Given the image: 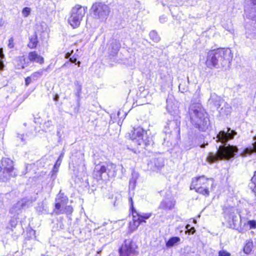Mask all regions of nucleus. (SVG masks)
<instances>
[{
	"instance_id": "obj_9",
	"label": "nucleus",
	"mask_w": 256,
	"mask_h": 256,
	"mask_svg": "<svg viewBox=\"0 0 256 256\" xmlns=\"http://www.w3.org/2000/svg\"><path fill=\"white\" fill-rule=\"evenodd\" d=\"M91 10L94 16L100 20H106L110 12V8L107 5L101 2H96L93 4Z\"/></svg>"
},
{
	"instance_id": "obj_62",
	"label": "nucleus",
	"mask_w": 256,
	"mask_h": 256,
	"mask_svg": "<svg viewBox=\"0 0 256 256\" xmlns=\"http://www.w3.org/2000/svg\"><path fill=\"white\" fill-rule=\"evenodd\" d=\"M164 142H166V138H164Z\"/></svg>"
},
{
	"instance_id": "obj_19",
	"label": "nucleus",
	"mask_w": 256,
	"mask_h": 256,
	"mask_svg": "<svg viewBox=\"0 0 256 256\" xmlns=\"http://www.w3.org/2000/svg\"><path fill=\"white\" fill-rule=\"evenodd\" d=\"M224 101L216 94H212L208 100V102L210 104L214 105L218 110L220 108L221 105Z\"/></svg>"
},
{
	"instance_id": "obj_50",
	"label": "nucleus",
	"mask_w": 256,
	"mask_h": 256,
	"mask_svg": "<svg viewBox=\"0 0 256 256\" xmlns=\"http://www.w3.org/2000/svg\"><path fill=\"white\" fill-rule=\"evenodd\" d=\"M136 182V178H132L130 180V186H134L135 185V184Z\"/></svg>"
},
{
	"instance_id": "obj_53",
	"label": "nucleus",
	"mask_w": 256,
	"mask_h": 256,
	"mask_svg": "<svg viewBox=\"0 0 256 256\" xmlns=\"http://www.w3.org/2000/svg\"><path fill=\"white\" fill-rule=\"evenodd\" d=\"M254 140H256V136L254 137ZM252 149L254 152H256V141L252 144Z\"/></svg>"
},
{
	"instance_id": "obj_23",
	"label": "nucleus",
	"mask_w": 256,
	"mask_h": 256,
	"mask_svg": "<svg viewBox=\"0 0 256 256\" xmlns=\"http://www.w3.org/2000/svg\"><path fill=\"white\" fill-rule=\"evenodd\" d=\"M58 168H53L52 170L50 172V180L52 181L51 183L49 186V188L50 190H51L54 186V180H56V174L58 172Z\"/></svg>"
},
{
	"instance_id": "obj_5",
	"label": "nucleus",
	"mask_w": 256,
	"mask_h": 256,
	"mask_svg": "<svg viewBox=\"0 0 256 256\" xmlns=\"http://www.w3.org/2000/svg\"><path fill=\"white\" fill-rule=\"evenodd\" d=\"M86 10V7L82 6L79 4L76 5L72 9L70 16L68 21L73 28H76L80 26Z\"/></svg>"
},
{
	"instance_id": "obj_21",
	"label": "nucleus",
	"mask_w": 256,
	"mask_h": 256,
	"mask_svg": "<svg viewBox=\"0 0 256 256\" xmlns=\"http://www.w3.org/2000/svg\"><path fill=\"white\" fill-rule=\"evenodd\" d=\"M120 48V44L117 41L112 42L108 48V52L110 55L114 56L116 54Z\"/></svg>"
},
{
	"instance_id": "obj_46",
	"label": "nucleus",
	"mask_w": 256,
	"mask_h": 256,
	"mask_svg": "<svg viewBox=\"0 0 256 256\" xmlns=\"http://www.w3.org/2000/svg\"><path fill=\"white\" fill-rule=\"evenodd\" d=\"M250 154V150L248 148L245 149L241 154L240 156H246L247 154Z\"/></svg>"
},
{
	"instance_id": "obj_8",
	"label": "nucleus",
	"mask_w": 256,
	"mask_h": 256,
	"mask_svg": "<svg viewBox=\"0 0 256 256\" xmlns=\"http://www.w3.org/2000/svg\"><path fill=\"white\" fill-rule=\"evenodd\" d=\"M138 246L132 240H126L118 250L120 256H136L138 254Z\"/></svg>"
},
{
	"instance_id": "obj_49",
	"label": "nucleus",
	"mask_w": 256,
	"mask_h": 256,
	"mask_svg": "<svg viewBox=\"0 0 256 256\" xmlns=\"http://www.w3.org/2000/svg\"><path fill=\"white\" fill-rule=\"evenodd\" d=\"M250 183H254V184H256V171L254 172V175L251 179Z\"/></svg>"
},
{
	"instance_id": "obj_10",
	"label": "nucleus",
	"mask_w": 256,
	"mask_h": 256,
	"mask_svg": "<svg viewBox=\"0 0 256 256\" xmlns=\"http://www.w3.org/2000/svg\"><path fill=\"white\" fill-rule=\"evenodd\" d=\"M202 187H198L197 192L202 194L206 196H208L210 194L208 186L213 184L212 178H206L204 176H199V181Z\"/></svg>"
},
{
	"instance_id": "obj_63",
	"label": "nucleus",
	"mask_w": 256,
	"mask_h": 256,
	"mask_svg": "<svg viewBox=\"0 0 256 256\" xmlns=\"http://www.w3.org/2000/svg\"><path fill=\"white\" fill-rule=\"evenodd\" d=\"M24 125L26 126V123H24Z\"/></svg>"
},
{
	"instance_id": "obj_61",
	"label": "nucleus",
	"mask_w": 256,
	"mask_h": 256,
	"mask_svg": "<svg viewBox=\"0 0 256 256\" xmlns=\"http://www.w3.org/2000/svg\"><path fill=\"white\" fill-rule=\"evenodd\" d=\"M69 55H70V54H69V53H67V54H66V56H69Z\"/></svg>"
},
{
	"instance_id": "obj_47",
	"label": "nucleus",
	"mask_w": 256,
	"mask_h": 256,
	"mask_svg": "<svg viewBox=\"0 0 256 256\" xmlns=\"http://www.w3.org/2000/svg\"><path fill=\"white\" fill-rule=\"evenodd\" d=\"M8 46L10 48H13L14 47V39L12 38L9 39Z\"/></svg>"
},
{
	"instance_id": "obj_42",
	"label": "nucleus",
	"mask_w": 256,
	"mask_h": 256,
	"mask_svg": "<svg viewBox=\"0 0 256 256\" xmlns=\"http://www.w3.org/2000/svg\"><path fill=\"white\" fill-rule=\"evenodd\" d=\"M248 224L250 228H256V222L255 220H248Z\"/></svg>"
},
{
	"instance_id": "obj_52",
	"label": "nucleus",
	"mask_w": 256,
	"mask_h": 256,
	"mask_svg": "<svg viewBox=\"0 0 256 256\" xmlns=\"http://www.w3.org/2000/svg\"><path fill=\"white\" fill-rule=\"evenodd\" d=\"M129 202L130 204V208L132 210H134V204H133V201L132 197L129 198Z\"/></svg>"
},
{
	"instance_id": "obj_13",
	"label": "nucleus",
	"mask_w": 256,
	"mask_h": 256,
	"mask_svg": "<svg viewBox=\"0 0 256 256\" xmlns=\"http://www.w3.org/2000/svg\"><path fill=\"white\" fill-rule=\"evenodd\" d=\"M180 120L178 116H174V119L170 121L167 126L164 128V132L171 133L172 132H180Z\"/></svg>"
},
{
	"instance_id": "obj_59",
	"label": "nucleus",
	"mask_w": 256,
	"mask_h": 256,
	"mask_svg": "<svg viewBox=\"0 0 256 256\" xmlns=\"http://www.w3.org/2000/svg\"><path fill=\"white\" fill-rule=\"evenodd\" d=\"M60 228H61L63 229V228H64V225H63V224H62V225L60 224Z\"/></svg>"
},
{
	"instance_id": "obj_36",
	"label": "nucleus",
	"mask_w": 256,
	"mask_h": 256,
	"mask_svg": "<svg viewBox=\"0 0 256 256\" xmlns=\"http://www.w3.org/2000/svg\"><path fill=\"white\" fill-rule=\"evenodd\" d=\"M30 8L28 7H25L22 10V14L24 16L27 17L30 13Z\"/></svg>"
},
{
	"instance_id": "obj_25",
	"label": "nucleus",
	"mask_w": 256,
	"mask_h": 256,
	"mask_svg": "<svg viewBox=\"0 0 256 256\" xmlns=\"http://www.w3.org/2000/svg\"><path fill=\"white\" fill-rule=\"evenodd\" d=\"M253 248V242L251 240H248L246 242V243L244 247V252L246 254H250Z\"/></svg>"
},
{
	"instance_id": "obj_24",
	"label": "nucleus",
	"mask_w": 256,
	"mask_h": 256,
	"mask_svg": "<svg viewBox=\"0 0 256 256\" xmlns=\"http://www.w3.org/2000/svg\"><path fill=\"white\" fill-rule=\"evenodd\" d=\"M38 43L37 36L35 34L30 38V42L28 46L30 48H35L37 46Z\"/></svg>"
},
{
	"instance_id": "obj_41",
	"label": "nucleus",
	"mask_w": 256,
	"mask_h": 256,
	"mask_svg": "<svg viewBox=\"0 0 256 256\" xmlns=\"http://www.w3.org/2000/svg\"><path fill=\"white\" fill-rule=\"evenodd\" d=\"M218 256H230V254L225 250H221L218 252Z\"/></svg>"
},
{
	"instance_id": "obj_7",
	"label": "nucleus",
	"mask_w": 256,
	"mask_h": 256,
	"mask_svg": "<svg viewBox=\"0 0 256 256\" xmlns=\"http://www.w3.org/2000/svg\"><path fill=\"white\" fill-rule=\"evenodd\" d=\"M13 161L8 158H2L0 164V182H6L13 174Z\"/></svg>"
},
{
	"instance_id": "obj_55",
	"label": "nucleus",
	"mask_w": 256,
	"mask_h": 256,
	"mask_svg": "<svg viewBox=\"0 0 256 256\" xmlns=\"http://www.w3.org/2000/svg\"><path fill=\"white\" fill-rule=\"evenodd\" d=\"M4 20L0 17V26H2L4 24Z\"/></svg>"
},
{
	"instance_id": "obj_26",
	"label": "nucleus",
	"mask_w": 256,
	"mask_h": 256,
	"mask_svg": "<svg viewBox=\"0 0 256 256\" xmlns=\"http://www.w3.org/2000/svg\"><path fill=\"white\" fill-rule=\"evenodd\" d=\"M199 177L195 178L192 180V184L190 186V190H195L197 192L198 188V187H202L200 184V182H199Z\"/></svg>"
},
{
	"instance_id": "obj_12",
	"label": "nucleus",
	"mask_w": 256,
	"mask_h": 256,
	"mask_svg": "<svg viewBox=\"0 0 256 256\" xmlns=\"http://www.w3.org/2000/svg\"><path fill=\"white\" fill-rule=\"evenodd\" d=\"M244 12L248 18L256 20V0H246Z\"/></svg>"
},
{
	"instance_id": "obj_33",
	"label": "nucleus",
	"mask_w": 256,
	"mask_h": 256,
	"mask_svg": "<svg viewBox=\"0 0 256 256\" xmlns=\"http://www.w3.org/2000/svg\"><path fill=\"white\" fill-rule=\"evenodd\" d=\"M186 229L188 234H194L196 232L194 228L191 226L189 224H187L186 226Z\"/></svg>"
},
{
	"instance_id": "obj_4",
	"label": "nucleus",
	"mask_w": 256,
	"mask_h": 256,
	"mask_svg": "<svg viewBox=\"0 0 256 256\" xmlns=\"http://www.w3.org/2000/svg\"><path fill=\"white\" fill-rule=\"evenodd\" d=\"M130 136L134 142L139 146L144 145L145 148L153 144L152 136H148L147 132L141 127L134 128Z\"/></svg>"
},
{
	"instance_id": "obj_39",
	"label": "nucleus",
	"mask_w": 256,
	"mask_h": 256,
	"mask_svg": "<svg viewBox=\"0 0 256 256\" xmlns=\"http://www.w3.org/2000/svg\"><path fill=\"white\" fill-rule=\"evenodd\" d=\"M17 216H16V218H13L11 220H10V224L12 226V228H15L18 224V221L16 220Z\"/></svg>"
},
{
	"instance_id": "obj_58",
	"label": "nucleus",
	"mask_w": 256,
	"mask_h": 256,
	"mask_svg": "<svg viewBox=\"0 0 256 256\" xmlns=\"http://www.w3.org/2000/svg\"><path fill=\"white\" fill-rule=\"evenodd\" d=\"M76 64H78V66H80V61H78L77 62H76Z\"/></svg>"
},
{
	"instance_id": "obj_3",
	"label": "nucleus",
	"mask_w": 256,
	"mask_h": 256,
	"mask_svg": "<svg viewBox=\"0 0 256 256\" xmlns=\"http://www.w3.org/2000/svg\"><path fill=\"white\" fill-rule=\"evenodd\" d=\"M232 58L231 51L230 49L214 50L208 52L206 64L208 68L224 67L229 65Z\"/></svg>"
},
{
	"instance_id": "obj_2",
	"label": "nucleus",
	"mask_w": 256,
	"mask_h": 256,
	"mask_svg": "<svg viewBox=\"0 0 256 256\" xmlns=\"http://www.w3.org/2000/svg\"><path fill=\"white\" fill-rule=\"evenodd\" d=\"M192 124L200 130L206 131L210 124V120L205 110L200 103L192 104L188 110Z\"/></svg>"
},
{
	"instance_id": "obj_29",
	"label": "nucleus",
	"mask_w": 256,
	"mask_h": 256,
	"mask_svg": "<svg viewBox=\"0 0 256 256\" xmlns=\"http://www.w3.org/2000/svg\"><path fill=\"white\" fill-rule=\"evenodd\" d=\"M150 37L152 40L154 42H158L160 40V37L158 34L156 32V30H152L150 32Z\"/></svg>"
},
{
	"instance_id": "obj_44",
	"label": "nucleus",
	"mask_w": 256,
	"mask_h": 256,
	"mask_svg": "<svg viewBox=\"0 0 256 256\" xmlns=\"http://www.w3.org/2000/svg\"><path fill=\"white\" fill-rule=\"evenodd\" d=\"M32 80V78L31 76H28L25 78V84L26 86H28Z\"/></svg>"
},
{
	"instance_id": "obj_16",
	"label": "nucleus",
	"mask_w": 256,
	"mask_h": 256,
	"mask_svg": "<svg viewBox=\"0 0 256 256\" xmlns=\"http://www.w3.org/2000/svg\"><path fill=\"white\" fill-rule=\"evenodd\" d=\"M176 200L173 198H166L160 203L158 209L165 211L170 210L174 208Z\"/></svg>"
},
{
	"instance_id": "obj_54",
	"label": "nucleus",
	"mask_w": 256,
	"mask_h": 256,
	"mask_svg": "<svg viewBox=\"0 0 256 256\" xmlns=\"http://www.w3.org/2000/svg\"><path fill=\"white\" fill-rule=\"evenodd\" d=\"M81 90H82L81 86H78V88H77V92H76V94L78 96H79L80 93L81 92Z\"/></svg>"
},
{
	"instance_id": "obj_43",
	"label": "nucleus",
	"mask_w": 256,
	"mask_h": 256,
	"mask_svg": "<svg viewBox=\"0 0 256 256\" xmlns=\"http://www.w3.org/2000/svg\"><path fill=\"white\" fill-rule=\"evenodd\" d=\"M178 88L179 90L182 93L187 90V88L181 83L179 84Z\"/></svg>"
},
{
	"instance_id": "obj_31",
	"label": "nucleus",
	"mask_w": 256,
	"mask_h": 256,
	"mask_svg": "<svg viewBox=\"0 0 256 256\" xmlns=\"http://www.w3.org/2000/svg\"><path fill=\"white\" fill-rule=\"evenodd\" d=\"M132 214L133 216L132 221H142L140 214H138L136 210H132Z\"/></svg>"
},
{
	"instance_id": "obj_30",
	"label": "nucleus",
	"mask_w": 256,
	"mask_h": 256,
	"mask_svg": "<svg viewBox=\"0 0 256 256\" xmlns=\"http://www.w3.org/2000/svg\"><path fill=\"white\" fill-rule=\"evenodd\" d=\"M43 74V70H41L38 72H34L31 74V76L32 78V80L34 81L38 78H40Z\"/></svg>"
},
{
	"instance_id": "obj_17",
	"label": "nucleus",
	"mask_w": 256,
	"mask_h": 256,
	"mask_svg": "<svg viewBox=\"0 0 256 256\" xmlns=\"http://www.w3.org/2000/svg\"><path fill=\"white\" fill-rule=\"evenodd\" d=\"M14 64L16 68L18 70L24 69L29 65V62L26 61L24 56H16L14 60Z\"/></svg>"
},
{
	"instance_id": "obj_22",
	"label": "nucleus",
	"mask_w": 256,
	"mask_h": 256,
	"mask_svg": "<svg viewBox=\"0 0 256 256\" xmlns=\"http://www.w3.org/2000/svg\"><path fill=\"white\" fill-rule=\"evenodd\" d=\"M106 176L108 178L114 176L116 175V165L112 163L106 164Z\"/></svg>"
},
{
	"instance_id": "obj_20",
	"label": "nucleus",
	"mask_w": 256,
	"mask_h": 256,
	"mask_svg": "<svg viewBox=\"0 0 256 256\" xmlns=\"http://www.w3.org/2000/svg\"><path fill=\"white\" fill-rule=\"evenodd\" d=\"M218 110L220 115L222 116H226L232 112L231 106L226 102H224Z\"/></svg>"
},
{
	"instance_id": "obj_6",
	"label": "nucleus",
	"mask_w": 256,
	"mask_h": 256,
	"mask_svg": "<svg viewBox=\"0 0 256 256\" xmlns=\"http://www.w3.org/2000/svg\"><path fill=\"white\" fill-rule=\"evenodd\" d=\"M224 224L226 227L238 230L240 223V216L233 208L226 209L224 214Z\"/></svg>"
},
{
	"instance_id": "obj_32",
	"label": "nucleus",
	"mask_w": 256,
	"mask_h": 256,
	"mask_svg": "<svg viewBox=\"0 0 256 256\" xmlns=\"http://www.w3.org/2000/svg\"><path fill=\"white\" fill-rule=\"evenodd\" d=\"M62 213H66L68 214H71L73 212V208L70 206H66L64 210H60Z\"/></svg>"
},
{
	"instance_id": "obj_45",
	"label": "nucleus",
	"mask_w": 256,
	"mask_h": 256,
	"mask_svg": "<svg viewBox=\"0 0 256 256\" xmlns=\"http://www.w3.org/2000/svg\"><path fill=\"white\" fill-rule=\"evenodd\" d=\"M249 187L252 190V191L256 196V184H254V183H250Z\"/></svg>"
},
{
	"instance_id": "obj_64",
	"label": "nucleus",
	"mask_w": 256,
	"mask_h": 256,
	"mask_svg": "<svg viewBox=\"0 0 256 256\" xmlns=\"http://www.w3.org/2000/svg\"><path fill=\"white\" fill-rule=\"evenodd\" d=\"M96 256H97V255H96Z\"/></svg>"
},
{
	"instance_id": "obj_34",
	"label": "nucleus",
	"mask_w": 256,
	"mask_h": 256,
	"mask_svg": "<svg viewBox=\"0 0 256 256\" xmlns=\"http://www.w3.org/2000/svg\"><path fill=\"white\" fill-rule=\"evenodd\" d=\"M64 157V154H61L60 156H59L58 159L57 160L56 164H54V168H56L58 169V168L60 166V164L62 161V159Z\"/></svg>"
},
{
	"instance_id": "obj_35",
	"label": "nucleus",
	"mask_w": 256,
	"mask_h": 256,
	"mask_svg": "<svg viewBox=\"0 0 256 256\" xmlns=\"http://www.w3.org/2000/svg\"><path fill=\"white\" fill-rule=\"evenodd\" d=\"M4 58V54L2 50L0 49V70H2L4 67V64L2 61V59Z\"/></svg>"
},
{
	"instance_id": "obj_56",
	"label": "nucleus",
	"mask_w": 256,
	"mask_h": 256,
	"mask_svg": "<svg viewBox=\"0 0 256 256\" xmlns=\"http://www.w3.org/2000/svg\"><path fill=\"white\" fill-rule=\"evenodd\" d=\"M208 144V142H206V144L204 143V144H201V145L200 146V147L201 148H204L206 146H207Z\"/></svg>"
},
{
	"instance_id": "obj_27",
	"label": "nucleus",
	"mask_w": 256,
	"mask_h": 256,
	"mask_svg": "<svg viewBox=\"0 0 256 256\" xmlns=\"http://www.w3.org/2000/svg\"><path fill=\"white\" fill-rule=\"evenodd\" d=\"M180 240V238L178 236H174L170 238L166 242V246L170 248L174 246Z\"/></svg>"
},
{
	"instance_id": "obj_40",
	"label": "nucleus",
	"mask_w": 256,
	"mask_h": 256,
	"mask_svg": "<svg viewBox=\"0 0 256 256\" xmlns=\"http://www.w3.org/2000/svg\"><path fill=\"white\" fill-rule=\"evenodd\" d=\"M151 214H140V218H142V222H146V220L150 218Z\"/></svg>"
},
{
	"instance_id": "obj_60",
	"label": "nucleus",
	"mask_w": 256,
	"mask_h": 256,
	"mask_svg": "<svg viewBox=\"0 0 256 256\" xmlns=\"http://www.w3.org/2000/svg\"><path fill=\"white\" fill-rule=\"evenodd\" d=\"M194 223L196 224V220L195 219L193 220Z\"/></svg>"
},
{
	"instance_id": "obj_11",
	"label": "nucleus",
	"mask_w": 256,
	"mask_h": 256,
	"mask_svg": "<svg viewBox=\"0 0 256 256\" xmlns=\"http://www.w3.org/2000/svg\"><path fill=\"white\" fill-rule=\"evenodd\" d=\"M31 203V202L26 199H22L13 205L10 210V212L13 214L14 216H17L22 212L23 209L28 208Z\"/></svg>"
},
{
	"instance_id": "obj_1",
	"label": "nucleus",
	"mask_w": 256,
	"mask_h": 256,
	"mask_svg": "<svg viewBox=\"0 0 256 256\" xmlns=\"http://www.w3.org/2000/svg\"><path fill=\"white\" fill-rule=\"evenodd\" d=\"M237 132L230 128H228L227 130H220L216 136V142H220L216 154L210 152L206 158L208 162L214 163L218 160H230L234 158L238 152L236 146L227 144L228 142L234 138Z\"/></svg>"
},
{
	"instance_id": "obj_15",
	"label": "nucleus",
	"mask_w": 256,
	"mask_h": 256,
	"mask_svg": "<svg viewBox=\"0 0 256 256\" xmlns=\"http://www.w3.org/2000/svg\"><path fill=\"white\" fill-rule=\"evenodd\" d=\"M106 164L100 163L95 166L94 170V176L98 180L106 179L108 177L104 174H106Z\"/></svg>"
},
{
	"instance_id": "obj_48",
	"label": "nucleus",
	"mask_w": 256,
	"mask_h": 256,
	"mask_svg": "<svg viewBox=\"0 0 256 256\" xmlns=\"http://www.w3.org/2000/svg\"><path fill=\"white\" fill-rule=\"evenodd\" d=\"M167 21V18L166 16L162 15L160 17V22L161 23H164Z\"/></svg>"
},
{
	"instance_id": "obj_57",
	"label": "nucleus",
	"mask_w": 256,
	"mask_h": 256,
	"mask_svg": "<svg viewBox=\"0 0 256 256\" xmlns=\"http://www.w3.org/2000/svg\"><path fill=\"white\" fill-rule=\"evenodd\" d=\"M58 96H55L54 98V100L55 101H58Z\"/></svg>"
},
{
	"instance_id": "obj_38",
	"label": "nucleus",
	"mask_w": 256,
	"mask_h": 256,
	"mask_svg": "<svg viewBox=\"0 0 256 256\" xmlns=\"http://www.w3.org/2000/svg\"><path fill=\"white\" fill-rule=\"evenodd\" d=\"M63 200H61L60 201H58L56 202L55 204V208L56 210H60L62 206L63 205L62 202L63 201H66L68 200V198H63Z\"/></svg>"
},
{
	"instance_id": "obj_28",
	"label": "nucleus",
	"mask_w": 256,
	"mask_h": 256,
	"mask_svg": "<svg viewBox=\"0 0 256 256\" xmlns=\"http://www.w3.org/2000/svg\"><path fill=\"white\" fill-rule=\"evenodd\" d=\"M142 222V221L130 222V231L133 232L136 230Z\"/></svg>"
},
{
	"instance_id": "obj_14",
	"label": "nucleus",
	"mask_w": 256,
	"mask_h": 256,
	"mask_svg": "<svg viewBox=\"0 0 256 256\" xmlns=\"http://www.w3.org/2000/svg\"><path fill=\"white\" fill-rule=\"evenodd\" d=\"M164 160L162 158H152L148 164V168L153 172H158L164 166Z\"/></svg>"
},
{
	"instance_id": "obj_51",
	"label": "nucleus",
	"mask_w": 256,
	"mask_h": 256,
	"mask_svg": "<svg viewBox=\"0 0 256 256\" xmlns=\"http://www.w3.org/2000/svg\"><path fill=\"white\" fill-rule=\"evenodd\" d=\"M70 61L74 64H76V62H77V59L76 57H74V56L72 58H70Z\"/></svg>"
},
{
	"instance_id": "obj_37",
	"label": "nucleus",
	"mask_w": 256,
	"mask_h": 256,
	"mask_svg": "<svg viewBox=\"0 0 256 256\" xmlns=\"http://www.w3.org/2000/svg\"><path fill=\"white\" fill-rule=\"evenodd\" d=\"M17 138L18 140H20L22 144H26V140L25 139V136L24 134H18Z\"/></svg>"
},
{
	"instance_id": "obj_18",
	"label": "nucleus",
	"mask_w": 256,
	"mask_h": 256,
	"mask_svg": "<svg viewBox=\"0 0 256 256\" xmlns=\"http://www.w3.org/2000/svg\"><path fill=\"white\" fill-rule=\"evenodd\" d=\"M28 62H36L40 64L44 63V58L38 54L36 51L30 52L28 54Z\"/></svg>"
}]
</instances>
